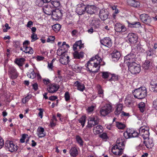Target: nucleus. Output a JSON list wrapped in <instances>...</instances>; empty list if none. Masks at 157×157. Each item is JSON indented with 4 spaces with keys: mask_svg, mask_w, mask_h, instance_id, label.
I'll return each mask as SVG.
<instances>
[{
    "mask_svg": "<svg viewBox=\"0 0 157 157\" xmlns=\"http://www.w3.org/2000/svg\"><path fill=\"white\" fill-rule=\"evenodd\" d=\"M111 55L112 58L114 59L115 61L118 60L121 56L120 52L116 50L113 51Z\"/></svg>",
    "mask_w": 157,
    "mask_h": 157,
    "instance_id": "nucleus-24",
    "label": "nucleus"
},
{
    "mask_svg": "<svg viewBox=\"0 0 157 157\" xmlns=\"http://www.w3.org/2000/svg\"><path fill=\"white\" fill-rule=\"evenodd\" d=\"M101 44L108 48H110L112 45L111 39L109 37H106L100 41Z\"/></svg>",
    "mask_w": 157,
    "mask_h": 157,
    "instance_id": "nucleus-13",
    "label": "nucleus"
},
{
    "mask_svg": "<svg viewBox=\"0 0 157 157\" xmlns=\"http://www.w3.org/2000/svg\"><path fill=\"white\" fill-rule=\"evenodd\" d=\"M112 106L110 104H106L101 108L100 110L101 115L103 116H105L112 112Z\"/></svg>",
    "mask_w": 157,
    "mask_h": 157,
    "instance_id": "nucleus-7",
    "label": "nucleus"
},
{
    "mask_svg": "<svg viewBox=\"0 0 157 157\" xmlns=\"http://www.w3.org/2000/svg\"><path fill=\"white\" fill-rule=\"evenodd\" d=\"M153 107L157 110V98L153 101Z\"/></svg>",
    "mask_w": 157,
    "mask_h": 157,
    "instance_id": "nucleus-61",
    "label": "nucleus"
},
{
    "mask_svg": "<svg viewBox=\"0 0 157 157\" xmlns=\"http://www.w3.org/2000/svg\"><path fill=\"white\" fill-rule=\"evenodd\" d=\"M86 12L88 14H92L95 13L96 8L94 5H88L86 6Z\"/></svg>",
    "mask_w": 157,
    "mask_h": 157,
    "instance_id": "nucleus-20",
    "label": "nucleus"
},
{
    "mask_svg": "<svg viewBox=\"0 0 157 157\" xmlns=\"http://www.w3.org/2000/svg\"><path fill=\"white\" fill-rule=\"evenodd\" d=\"M59 86L56 84H51L48 86L47 90L51 93H53L59 89Z\"/></svg>",
    "mask_w": 157,
    "mask_h": 157,
    "instance_id": "nucleus-15",
    "label": "nucleus"
},
{
    "mask_svg": "<svg viewBox=\"0 0 157 157\" xmlns=\"http://www.w3.org/2000/svg\"><path fill=\"white\" fill-rule=\"evenodd\" d=\"M147 90L145 87H142L135 89L133 92L134 97L139 99H142L147 95Z\"/></svg>",
    "mask_w": 157,
    "mask_h": 157,
    "instance_id": "nucleus-3",
    "label": "nucleus"
},
{
    "mask_svg": "<svg viewBox=\"0 0 157 157\" xmlns=\"http://www.w3.org/2000/svg\"><path fill=\"white\" fill-rule=\"evenodd\" d=\"M102 77L103 78L106 79L111 74L108 72H102Z\"/></svg>",
    "mask_w": 157,
    "mask_h": 157,
    "instance_id": "nucleus-51",
    "label": "nucleus"
},
{
    "mask_svg": "<svg viewBox=\"0 0 157 157\" xmlns=\"http://www.w3.org/2000/svg\"><path fill=\"white\" fill-rule=\"evenodd\" d=\"M83 47V44H82V41L81 40L76 42L73 46V48L74 50L78 49H81Z\"/></svg>",
    "mask_w": 157,
    "mask_h": 157,
    "instance_id": "nucleus-26",
    "label": "nucleus"
},
{
    "mask_svg": "<svg viewBox=\"0 0 157 157\" xmlns=\"http://www.w3.org/2000/svg\"><path fill=\"white\" fill-rule=\"evenodd\" d=\"M30 71L27 74L28 77L31 78L33 79L36 77V73L33 69H31Z\"/></svg>",
    "mask_w": 157,
    "mask_h": 157,
    "instance_id": "nucleus-38",
    "label": "nucleus"
},
{
    "mask_svg": "<svg viewBox=\"0 0 157 157\" xmlns=\"http://www.w3.org/2000/svg\"><path fill=\"white\" fill-rule=\"evenodd\" d=\"M86 7L85 5L83 3L79 4L78 5L76 12L78 15L84 14L86 11Z\"/></svg>",
    "mask_w": 157,
    "mask_h": 157,
    "instance_id": "nucleus-11",
    "label": "nucleus"
},
{
    "mask_svg": "<svg viewBox=\"0 0 157 157\" xmlns=\"http://www.w3.org/2000/svg\"><path fill=\"white\" fill-rule=\"evenodd\" d=\"M124 148V141L120 138L117 140L116 144L112 147V151L114 155L120 156L123 154Z\"/></svg>",
    "mask_w": 157,
    "mask_h": 157,
    "instance_id": "nucleus-2",
    "label": "nucleus"
},
{
    "mask_svg": "<svg viewBox=\"0 0 157 157\" xmlns=\"http://www.w3.org/2000/svg\"><path fill=\"white\" fill-rule=\"evenodd\" d=\"M30 44V42L29 41L27 40L25 41L23 43V48L28 47V45H29Z\"/></svg>",
    "mask_w": 157,
    "mask_h": 157,
    "instance_id": "nucleus-64",
    "label": "nucleus"
},
{
    "mask_svg": "<svg viewBox=\"0 0 157 157\" xmlns=\"http://www.w3.org/2000/svg\"><path fill=\"white\" fill-rule=\"evenodd\" d=\"M147 139V141H144V143L145 144V145L147 148H151L154 145L153 140L149 138Z\"/></svg>",
    "mask_w": 157,
    "mask_h": 157,
    "instance_id": "nucleus-25",
    "label": "nucleus"
},
{
    "mask_svg": "<svg viewBox=\"0 0 157 157\" xmlns=\"http://www.w3.org/2000/svg\"><path fill=\"white\" fill-rule=\"evenodd\" d=\"M136 49L137 50L136 53H138V54L142 52L143 50V48H141L139 46H137L136 48Z\"/></svg>",
    "mask_w": 157,
    "mask_h": 157,
    "instance_id": "nucleus-63",
    "label": "nucleus"
},
{
    "mask_svg": "<svg viewBox=\"0 0 157 157\" xmlns=\"http://www.w3.org/2000/svg\"><path fill=\"white\" fill-rule=\"evenodd\" d=\"M102 59L98 55L92 57L86 63V67L90 72L97 73L99 70Z\"/></svg>",
    "mask_w": 157,
    "mask_h": 157,
    "instance_id": "nucleus-1",
    "label": "nucleus"
},
{
    "mask_svg": "<svg viewBox=\"0 0 157 157\" xmlns=\"http://www.w3.org/2000/svg\"><path fill=\"white\" fill-rule=\"evenodd\" d=\"M116 126L119 129H123L125 127V125L121 122H116Z\"/></svg>",
    "mask_w": 157,
    "mask_h": 157,
    "instance_id": "nucleus-42",
    "label": "nucleus"
},
{
    "mask_svg": "<svg viewBox=\"0 0 157 157\" xmlns=\"http://www.w3.org/2000/svg\"><path fill=\"white\" fill-rule=\"evenodd\" d=\"M31 38L32 39L31 42H33L38 39L37 38V36L36 34L33 33L32 35L31 36Z\"/></svg>",
    "mask_w": 157,
    "mask_h": 157,
    "instance_id": "nucleus-57",
    "label": "nucleus"
},
{
    "mask_svg": "<svg viewBox=\"0 0 157 157\" xmlns=\"http://www.w3.org/2000/svg\"><path fill=\"white\" fill-rule=\"evenodd\" d=\"M99 122V119L97 116H92L90 117L88 119L87 125L86 127L91 128L98 125Z\"/></svg>",
    "mask_w": 157,
    "mask_h": 157,
    "instance_id": "nucleus-4",
    "label": "nucleus"
},
{
    "mask_svg": "<svg viewBox=\"0 0 157 157\" xmlns=\"http://www.w3.org/2000/svg\"><path fill=\"white\" fill-rule=\"evenodd\" d=\"M128 67L129 71L133 74L139 73L141 70L140 65L136 63L131 64Z\"/></svg>",
    "mask_w": 157,
    "mask_h": 157,
    "instance_id": "nucleus-5",
    "label": "nucleus"
},
{
    "mask_svg": "<svg viewBox=\"0 0 157 157\" xmlns=\"http://www.w3.org/2000/svg\"><path fill=\"white\" fill-rule=\"evenodd\" d=\"M36 4L39 7H41L44 4L46 5V3L43 0H37L36 2Z\"/></svg>",
    "mask_w": 157,
    "mask_h": 157,
    "instance_id": "nucleus-48",
    "label": "nucleus"
},
{
    "mask_svg": "<svg viewBox=\"0 0 157 157\" xmlns=\"http://www.w3.org/2000/svg\"><path fill=\"white\" fill-rule=\"evenodd\" d=\"M51 14L53 19L58 20L60 19L62 16V11L61 10L56 9L55 10H53Z\"/></svg>",
    "mask_w": 157,
    "mask_h": 157,
    "instance_id": "nucleus-10",
    "label": "nucleus"
},
{
    "mask_svg": "<svg viewBox=\"0 0 157 157\" xmlns=\"http://www.w3.org/2000/svg\"><path fill=\"white\" fill-rule=\"evenodd\" d=\"M56 81L58 82H60L63 80L62 76L61 75L56 76Z\"/></svg>",
    "mask_w": 157,
    "mask_h": 157,
    "instance_id": "nucleus-62",
    "label": "nucleus"
},
{
    "mask_svg": "<svg viewBox=\"0 0 157 157\" xmlns=\"http://www.w3.org/2000/svg\"><path fill=\"white\" fill-rule=\"evenodd\" d=\"M115 31L118 32H123L126 30V28L124 25L120 23H117L115 24L114 27Z\"/></svg>",
    "mask_w": 157,
    "mask_h": 157,
    "instance_id": "nucleus-17",
    "label": "nucleus"
},
{
    "mask_svg": "<svg viewBox=\"0 0 157 157\" xmlns=\"http://www.w3.org/2000/svg\"><path fill=\"white\" fill-rule=\"evenodd\" d=\"M103 131L102 126L100 124L94 127L93 129V132L95 135H97L101 133Z\"/></svg>",
    "mask_w": 157,
    "mask_h": 157,
    "instance_id": "nucleus-22",
    "label": "nucleus"
},
{
    "mask_svg": "<svg viewBox=\"0 0 157 157\" xmlns=\"http://www.w3.org/2000/svg\"><path fill=\"white\" fill-rule=\"evenodd\" d=\"M42 9L44 12L48 15H51L53 10L50 5L47 4H46L43 6Z\"/></svg>",
    "mask_w": 157,
    "mask_h": 157,
    "instance_id": "nucleus-19",
    "label": "nucleus"
},
{
    "mask_svg": "<svg viewBox=\"0 0 157 157\" xmlns=\"http://www.w3.org/2000/svg\"><path fill=\"white\" fill-rule=\"evenodd\" d=\"M69 56L67 54H64L60 57L59 62L62 64L66 65L69 62Z\"/></svg>",
    "mask_w": 157,
    "mask_h": 157,
    "instance_id": "nucleus-21",
    "label": "nucleus"
},
{
    "mask_svg": "<svg viewBox=\"0 0 157 157\" xmlns=\"http://www.w3.org/2000/svg\"><path fill=\"white\" fill-rule=\"evenodd\" d=\"M55 39V37L54 36H49L47 38V41L48 42H52L54 41Z\"/></svg>",
    "mask_w": 157,
    "mask_h": 157,
    "instance_id": "nucleus-56",
    "label": "nucleus"
},
{
    "mask_svg": "<svg viewBox=\"0 0 157 157\" xmlns=\"http://www.w3.org/2000/svg\"><path fill=\"white\" fill-rule=\"evenodd\" d=\"M71 67L73 70L76 72L80 71L81 69V67L79 66L78 65L75 63L72 65Z\"/></svg>",
    "mask_w": 157,
    "mask_h": 157,
    "instance_id": "nucleus-40",
    "label": "nucleus"
},
{
    "mask_svg": "<svg viewBox=\"0 0 157 157\" xmlns=\"http://www.w3.org/2000/svg\"><path fill=\"white\" fill-rule=\"evenodd\" d=\"M135 130L132 129H128L126 132L124 133V135L126 139L131 138L132 133L134 132Z\"/></svg>",
    "mask_w": 157,
    "mask_h": 157,
    "instance_id": "nucleus-27",
    "label": "nucleus"
},
{
    "mask_svg": "<svg viewBox=\"0 0 157 157\" xmlns=\"http://www.w3.org/2000/svg\"><path fill=\"white\" fill-rule=\"evenodd\" d=\"M123 107V105L122 104H117L116 107V109L114 111V114L117 115H119L121 112Z\"/></svg>",
    "mask_w": 157,
    "mask_h": 157,
    "instance_id": "nucleus-28",
    "label": "nucleus"
},
{
    "mask_svg": "<svg viewBox=\"0 0 157 157\" xmlns=\"http://www.w3.org/2000/svg\"><path fill=\"white\" fill-rule=\"evenodd\" d=\"M127 37L128 41L131 44L136 43L137 41L138 37L136 34L132 33H129Z\"/></svg>",
    "mask_w": 157,
    "mask_h": 157,
    "instance_id": "nucleus-18",
    "label": "nucleus"
},
{
    "mask_svg": "<svg viewBox=\"0 0 157 157\" xmlns=\"http://www.w3.org/2000/svg\"><path fill=\"white\" fill-rule=\"evenodd\" d=\"M149 128L145 126L141 127L139 131L140 134L144 140L148 138L149 136Z\"/></svg>",
    "mask_w": 157,
    "mask_h": 157,
    "instance_id": "nucleus-8",
    "label": "nucleus"
},
{
    "mask_svg": "<svg viewBox=\"0 0 157 157\" xmlns=\"http://www.w3.org/2000/svg\"><path fill=\"white\" fill-rule=\"evenodd\" d=\"M65 100L66 101H68L70 99V96L69 92L67 91L65 92L64 94Z\"/></svg>",
    "mask_w": 157,
    "mask_h": 157,
    "instance_id": "nucleus-54",
    "label": "nucleus"
},
{
    "mask_svg": "<svg viewBox=\"0 0 157 157\" xmlns=\"http://www.w3.org/2000/svg\"><path fill=\"white\" fill-rule=\"evenodd\" d=\"M100 23V20L98 18L93 17L91 20V24L92 25H94L95 27H97L99 26Z\"/></svg>",
    "mask_w": 157,
    "mask_h": 157,
    "instance_id": "nucleus-32",
    "label": "nucleus"
},
{
    "mask_svg": "<svg viewBox=\"0 0 157 157\" xmlns=\"http://www.w3.org/2000/svg\"><path fill=\"white\" fill-rule=\"evenodd\" d=\"M99 136L100 137L103 139L106 140L108 138L107 134L106 133H103L102 134L100 135Z\"/></svg>",
    "mask_w": 157,
    "mask_h": 157,
    "instance_id": "nucleus-58",
    "label": "nucleus"
},
{
    "mask_svg": "<svg viewBox=\"0 0 157 157\" xmlns=\"http://www.w3.org/2000/svg\"><path fill=\"white\" fill-rule=\"evenodd\" d=\"M128 26L131 27L139 28L140 26V24L139 22H134L131 23L128 21Z\"/></svg>",
    "mask_w": 157,
    "mask_h": 157,
    "instance_id": "nucleus-37",
    "label": "nucleus"
},
{
    "mask_svg": "<svg viewBox=\"0 0 157 157\" xmlns=\"http://www.w3.org/2000/svg\"><path fill=\"white\" fill-rule=\"evenodd\" d=\"M24 48L25 50L23 51V52H24L25 53L30 54H32L33 53V50L31 47L28 46Z\"/></svg>",
    "mask_w": 157,
    "mask_h": 157,
    "instance_id": "nucleus-39",
    "label": "nucleus"
},
{
    "mask_svg": "<svg viewBox=\"0 0 157 157\" xmlns=\"http://www.w3.org/2000/svg\"><path fill=\"white\" fill-rule=\"evenodd\" d=\"M31 98V96H27L22 99V102L23 103H25L27 101L30 99Z\"/></svg>",
    "mask_w": 157,
    "mask_h": 157,
    "instance_id": "nucleus-55",
    "label": "nucleus"
},
{
    "mask_svg": "<svg viewBox=\"0 0 157 157\" xmlns=\"http://www.w3.org/2000/svg\"><path fill=\"white\" fill-rule=\"evenodd\" d=\"M60 25L59 24H56L52 26V29L56 32H58L60 30Z\"/></svg>",
    "mask_w": 157,
    "mask_h": 157,
    "instance_id": "nucleus-46",
    "label": "nucleus"
},
{
    "mask_svg": "<svg viewBox=\"0 0 157 157\" xmlns=\"http://www.w3.org/2000/svg\"><path fill=\"white\" fill-rule=\"evenodd\" d=\"M140 17L143 22L147 25H149L151 21L150 17L147 14H142L140 15Z\"/></svg>",
    "mask_w": 157,
    "mask_h": 157,
    "instance_id": "nucleus-16",
    "label": "nucleus"
},
{
    "mask_svg": "<svg viewBox=\"0 0 157 157\" xmlns=\"http://www.w3.org/2000/svg\"><path fill=\"white\" fill-rule=\"evenodd\" d=\"M74 84L77 86L78 89L80 91H83L85 88L84 85L78 81L75 82Z\"/></svg>",
    "mask_w": 157,
    "mask_h": 157,
    "instance_id": "nucleus-31",
    "label": "nucleus"
},
{
    "mask_svg": "<svg viewBox=\"0 0 157 157\" xmlns=\"http://www.w3.org/2000/svg\"><path fill=\"white\" fill-rule=\"evenodd\" d=\"M8 72L10 77L12 79H16L18 75L16 69L13 67L11 66L9 67Z\"/></svg>",
    "mask_w": 157,
    "mask_h": 157,
    "instance_id": "nucleus-12",
    "label": "nucleus"
},
{
    "mask_svg": "<svg viewBox=\"0 0 157 157\" xmlns=\"http://www.w3.org/2000/svg\"><path fill=\"white\" fill-rule=\"evenodd\" d=\"M25 59L23 58H16L14 60V63L17 64L19 67L22 66L24 64L25 61Z\"/></svg>",
    "mask_w": 157,
    "mask_h": 157,
    "instance_id": "nucleus-23",
    "label": "nucleus"
},
{
    "mask_svg": "<svg viewBox=\"0 0 157 157\" xmlns=\"http://www.w3.org/2000/svg\"><path fill=\"white\" fill-rule=\"evenodd\" d=\"M98 94L99 95L100 97L102 98L104 95L103 91L100 86H98Z\"/></svg>",
    "mask_w": 157,
    "mask_h": 157,
    "instance_id": "nucleus-49",
    "label": "nucleus"
},
{
    "mask_svg": "<svg viewBox=\"0 0 157 157\" xmlns=\"http://www.w3.org/2000/svg\"><path fill=\"white\" fill-rule=\"evenodd\" d=\"M37 135L39 137H43L45 136L44 133V129L43 128L40 127L37 129Z\"/></svg>",
    "mask_w": 157,
    "mask_h": 157,
    "instance_id": "nucleus-34",
    "label": "nucleus"
},
{
    "mask_svg": "<svg viewBox=\"0 0 157 157\" xmlns=\"http://www.w3.org/2000/svg\"><path fill=\"white\" fill-rule=\"evenodd\" d=\"M150 85L151 90L155 93L157 92V82L152 81L150 82Z\"/></svg>",
    "mask_w": 157,
    "mask_h": 157,
    "instance_id": "nucleus-33",
    "label": "nucleus"
},
{
    "mask_svg": "<svg viewBox=\"0 0 157 157\" xmlns=\"http://www.w3.org/2000/svg\"><path fill=\"white\" fill-rule=\"evenodd\" d=\"M94 107L95 106L93 105H91L87 109V111L89 113L92 112L94 109Z\"/></svg>",
    "mask_w": 157,
    "mask_h": 157,
    "instance_id": "nucleus-60",
    "label": "nucleus"
},
{
    "mask_svg": "<svg viewBox=\"0 0 157 157\" xmlns=\"http://www.w3.org/2000/svg\"><path fill=\"white\" fill-rule=\"evenodd\" d=\"M99 16L102 20L105 21L108 18L109 12L106 9H101L99 11Z\"/></svg>",
    "mask_w": 157,
    "mask_h": 157,
    "instance_id": "nucleus-14",
    "label": "nucleus"
},
{
    "mask_svg": "<svg viewBox=\"0 0 157 157\" xmlns=\"http://www.w3.org/2000/svg\"><path fill=\"white\" fill-rule=\"evenodd\" d=\"M5 147L6 149L11 152L16 151L17 149L18 146L15 144L12 141L7 140L6 142Z\"/></svg>",
    "mask_w": 157,
    "mask_h": 157,
    "instance_id": "nucleus-6",
    "label": "nucleus"
},
{
    "mask_svg": "<svg viewBox=\"0 0 157 157\" xmlns=\"http://www.w3.org/2000/svg\"><path fill=\"white\" fill-rule=\"evenodd\" d=\"M128 3L129 5L134 7H138L140 6V2L135 0H128Z\"/></svg>",
    "mask_w": 157,
    "mask_h": 157,
    "instance_id": "nucleus-30",
    "label": "nucleus"
},
{
    "mask_svg": "<svg viewBox=\"0 0 157 157\" xmlns=\"http://www.w3.org/2000/svg\"><path fill=\"white\" fill-rule=\"evenodd\" d=\"M76 139L78 143L81 146L83 145V141L81 138L79 136H76Z\"/></svg>",
    "mask_w": 157,
    "mask_h": 157,
    "instance_id": "nucleus-52",
    "label": "nucleus"
},
{
    "mask_svg": "<svg viewBox=\"0 0 157 157\" xmlns=\"http://www.w3.org/2000/svg\"><path fill=\"white\" fill-rule=\"evenodd\" d=\"M52 6L57 8L60 5V3L58 0H52L50 2Z\"/></svg>",
    "mask_w": 157,
    "mask_h": 157,
    "instance_id": "nucleus-41",
    "label": "nucleus"
},
{
    "mask_svg": "<svg viewBox=\"0 0 157 157\" xmlns=\"http://www.w3.org/2000/svg\"><path fill=\"white\" fill-rule=\"evenodd\" d=\"M86 117L85 116H82L79 120V122L80 123L83 127L86 121Z\"/></svg>",
    "mask_w": 157,
    "mask_h": 157,
    "instance_id": "nucleus-45",
    "label": "nucleus"
},
{
    "mask_svg": "<svg viewBox=\"0 0 157 157\" xmlns=\"http://www.w3.org/2000/svg\"><path fill=\"white\" fill-rule=\"evenodd\" d=\"M151 65V63L148 61H146L143 64V67L145 70H147Z\"/></svg>",
    "mask_w": 157,
    "mask_h": 157,
    "instance_id": "nucleus-47",
    "label": "nucleus"
},
{
    "mask_svg": "<svg viewBox=\"0 0 157 157\" xmlns=\"http://www.w3.org/2000/svg\"><path fill=\"white\" fill-rule=\"evenodd\" d=\"M111 75H112L111 77L109 79V81H117L120 78L119 76L115 74H111Z\"/></svg>",
    "mask_w": 157,
    "mask_h": 157,
    "instance_id": "nucleus-43",
    "label": "nucleus"
},
{
    "mask_svg": "<svg viewBox=\"0 0 157 157\" xmlns=\"http://www.w3.org/2000/svg\"><path fill=\"white\" fill-rule=\"evenodd\" d=\"M154 53L155 51L153 49L150 48L147 52V56H152L154 55Z\"/></svg>",
    "mask_w": 157,
    "mask_h": 157,
    "instance_id": "nucleus-53",
    "label": "nucleus"
},
{
    "mask_svg": "<svg viewBox=\"0 0 157 157\" xmlns=\"http://www.w3.org/2000/svg\"><path fill=\"white\" fill-rule=\"evenodd\" d=\"M83 52H80L79 53L77 51H75L73 54V55L75 58L77 59L82 58L83 57Z\"/></svg>",
    "mask_w": 157,
    "mask_h": 157,
    "instance_id": "nucleus-36",
    "label": "nucleus"
},
{
    "mask_svg": "<svg viewBox=\"0 0 157 157\" xmlns=\"http://www.w3.org/2000/svg\"><path fill=\"white\" fill-rule=\"evenodd\" d=\"M70 154L73 157L76 156L78 154V151L75 147H72L70 151Z\"/></svg>",
    "mask_w": 157,
    "mask_h": 157,
    "instance_id": "nucleus-35",
    "label": "nucleus"
},
{
    "mask_svg": "<svg viewBox=\"0 0 157 157\" xmlns=\"http://www.w3.org/2000/svg\"><path fill=\"white\" fill-rule=\"evenodd\" d=\"M136 56L135 54L131 53L124 57V62L127 64L128 67V65L131 64L136 63L135 62L136 59Z\"/></svg>",
    "mask_w": 157,
    "mask_h": 157,
    "instance_id": "nucleus-9",
    "label": "nucleus"
},
{
    "mask_svg": "<svg viewBox=\"0 0 157 157\" xmlns=\"http://www.w3.org/2000/svg\"><path fill=\"white\" fill-rule=\"evenodd\" d=\"M67 52V48H65L63 47H60L57 50V53L58 56H62L64 54H66V53Z\"/></svg>",
    "mask_w": 157,
    "mask_h": 157,
    "instance_id": "nucleus-29",
    "label": "nucleus"
},
{
    "mask_svg": "<svg viewBox=\"0 0 157 157\" xmlns=\"http://www.w3.org/2000/svg\"><path fill=\"white\" fill-rule=\"evenodd\" d=\"M28 135L27 134H23L22 138L20 140V141L21 143H23L25 142V139L26 137V136H28Z\"/></svg>",
    "mask_w": 157,
    "mask_h": 157,
    "instance_id": "nucleus-59",
    "label": "nucleus"
},
{
    "mask_svg": "<svg viewBox=\"0 0 157 157\" xmlns=\"http://www.w3.org/2000/svg\"><path fill=\"white\" fill-rule=\"evenodd\" d=\"M138 106L140 111L142 113L144 112L145 109V103L143 102H140Z\"/></svg>",
    "mask_w": 157,
    "mask_h": 157,
    "instance_id": "nucleus-44",
    "label": "nucleus"
},
{
    "mask_svg": "<svg viewBox=\"0 0 157 157\" xmlns=\"http://www.w3.org/2000/svg\"><path fill=\"white\" fill-rule=\"evenodd\" d=\"M133 101L130 99L126 98L125 100V103L126 105L129 106L133 103Z\"/></svg>",
    "mask_w": 157,
    "mask_h": 157,
    "instance_id": "nucleus-50",
    "label": "nucleus"
}]
</instances>
